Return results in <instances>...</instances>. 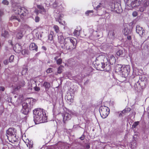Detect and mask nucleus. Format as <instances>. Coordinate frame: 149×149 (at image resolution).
<instances>
[{"label": "nucleus", "instance_id": "obj_46", "mask_svg": "<svg viewBox=\"0 0 149 149\" xmlns=\"http://www.w3.org/2000/svg\"><path fill=\"white\" fill-rule=\"evenodd\" d=\"M2 3L4 5H8L9 4L8 1L7 0H3Z\"/></svg>", "mask_w": 149, "mask_h": 149}, {"label": "nucleus", "instance_id": "obj_16", "mask_svg": "<svg viewBox=\"0 0 149 149\" xmlns=\"http://www.w3.org/2000/svg\"><path fill=\"white\" fill-rule=\"evenodd\" d=\"M106 64H105L104 63L103 64V67H102L103 68L102 70H104L106 71H109L111 69V66L110 64H109V62H108V63H106Z\"/></svg>", "mask_w": 149, "mask_h": 149}, {"label": "nucleus", "instance_id": "obj_51", "mask_svg": "<svg viewBox=\"0 0 149 149\" xmlns=\"http://www.w3.org/2000/svg\"><path fill=\"white\" fill-rule=\"evenodd\" d=\"M27 51L25 49L23 50L22 51V53L23 55H25L27 54Z\"/></svg>", "mask_w": 149, "mask_h": 149}, {"label": "nucleus", "instance_id": "obj_42", "mask_svg": "<svg viewBox=\"0 0 149 149\" xmlns=\"http://www.w3.org/2000/svg\"><path fill=\"white\" fill-rule=\"evenodd\" d=\"M117 113L119 114V116L120 117L123 116L124 114L125 113L123 111V110L122 111L117 112Z\"/></svg>", "mask_w": 149, "mask_h": 149}, {"label": "nucleus", "instance_id": "obj_35", "mask_svg": "<svg viewBox=\"0 0 149 149\" xmlns=\"http://www.w3.org/2000/svg\"><path fill=\"white\" fill-rule=\"evenodd\" d=\"M27 69L25 68H23L22 71V75H24L26 74V73L27 72Z\"/></svg>", "mask_w": 149, "mask_h": 149}, {"label": "nucleus", "instance_id": "obj_3", "mask_svg": "<svg viewBox=\"0 0 149 149\" xmlns=\"http://www.w3.org/2000/svg\"><path fill=\"white\" fill-rule=\"evenodd\" d=\"M116 72L121 75L122 77H126L130 72V66L129 65L121 66V65H118L116 68Z\"/></svg>", "mask_w": 149, "mask_h": 149}, {"label": "nucleus", "instance_id": "obj_33", "mask_svg": "<svg viewBox=\"0 0 149 149\" xmlns=\"http://www.w3.org/2000/svg\"><path fill=\"white\" fill-rule=\"evenodd\" d=\"M139 123V121L135 122L132 126V128L133 129L135 128L138 125Z\"/></svg>", "mask_w": 149, "mask_h": 149}, {"label": "nucleus", "instance_id": "obj_19", "mask_svg": "<svg viewBox=\"0 0 149 149\" xmlns=\"http://www.w3.org/2000/svg\"><path fill=\"white\" fill-rule=\"evenodd\" d=\"M58 41L59 43L62 44L64 43V38L63 36V34L62 33L59 32L58 35Z\"/></svg>", "mask_w": 149, "mask_h": 149}, {"label": "nucleus", "instance_id": "obj_7", "mask_svg": "<svg viewBox=\"0 0 149 149\" xmlns=\"http://www.w3.org/2000/svg\"><path fill=\"white\" fill-rule=\"evenodd\" d=\"M63 9L61 6H60L55 9L54 12V15L56 20L60 24H61V20L63 16V15L62 13Z\"/></svg>", "mask_w": 149, "mask_h": 149}, {"label": "nucleus", "instance_id": "obj_28", "mask_svg": "<svg viewBox=\"0 0 149 149\" xmlns=\"http://www.w3.org/2000/svg\"><path fill=\"white\" fill-rule=\"evenodd\" d=\"M29 28V26L27 25L24 24H22L20 26V29L23 32V29L25 30L28 29Z\"/></svg>", "mask_w": 149, "mask_h": 149}, {"label": "nucleus", "instance_id": "obj_8", "mask_svg": "<svg viewBox=\"0 0 149 149\" xmlns=\"http://www.w3.org/2000/svg\"><path fill=\"white\" fill-rule=\"evenodd\" d=\"M143 2V0H125L127 7L132 8L140 5Z\"/></svg>", "mask_w": 149, "mask_h": 149}, {"label": "nucleus", "instance_id": "obj_48", "mask_svg": "<svg viewBox=\"0 0 149 149\" xmlns=\"http://www.w3.org/2000/svg\"><path fill=\"white\" fill-rule=\"evenodd\" d=\"M53 37L52 36H51V35H49V36H48V39L49 40L51 41H52L53 40Z\"/></svg>", "mask_w": 149, "mask_h": 149}, {"label": "nucleus", "instance_id": "obj_55", "mask_svg": "<svg viewBox=\"0 0 149 149\" xmlns=\"http://www.w3.org/2000/svg\"><path fill=\"white\" fill-rule=\"evenodd\" d=\"M34 88V89L35 91H38L40 90V88H39L38 87H37L36 86L35 88Z\"/></svg>", "mask_w": 149, "mask_h": 149}, {"label": "nucleus", "instance_id": "obj_12", "mask_svg": "<svg viewBox=\"0 0 149 149\" xmlns=\"http://www.w3.org/2000/svg\"><path fill=\"white\" fill-rule=\"evenodd\" d=\"M72 112L71 111H68L66 112L62 115L63 122L65 123V121L70 120L72 117Z\"/></svg>", "mask_w": 149, "mask_h": 149}, {"label": "nucleus", "instance_id": "obj_45", "mask_svg": "<svg viewBox=\"0 0 149 149\" xmlns=\"http://www.w3.org/2000/svg\"><path fill=\"white\" fill-rule=\"evenodd\" d=\"M18 47V49L17 51V53H19V52H20V51L21 50V46H19V45H16L15 46L16 47Z\"/></svg>", "mask_w": 149, "mask_h": 149}, {"label": "nucleus", "instance_id": "obj_23", "mask_svg": "<svg viewBox=\"0 0 149 149\" xmlns=\"http://www.w3.org/2000/svg\"><path fill=\"white\" fill-rule=\"evenodd\" d=\"M42 86H44L45 89V91H47L50 87V83L47 81H44L42 84Z\"/></svg>", "mask_w": 149, "mask_h": 149}, {"label": "nucleus", "instance_id": "obj_52", "mask_svg": "<svg viewBox=\"0 0 149 149\" xmlns=\"http://www.w3.org/2000/svg\"><path fill=\"white\" fill-rule=\"evenodd\" d=\"M85 147L86 149H88L90 148V146L88 143H86L85 145Z\"/></svg>", "mask_w": 149, "mask_h": 149}, {"label": "nucleus", "instance_id": "obj_4", "mask_svg": "<svg viewBox=\"0 0 149 149\" xmlns=\"http://www.w3.org/2000/svg\"><path fill=\"white\" fill-rule=\"evenodd\" d=\"M16 130L13 128H10L6 131V136L10 141L15 142L17 138L16 136Z\"/></svg>", "mask_w": 149, "mask_h": 149}, {"label": "nucleus", "instance_id": "obj_5", "mask_svg": "<svg viewBox=\"0 0 149 149\" xmlns=\"http://www.w3.org/2000/svg\"><path fill=\"white\" fill-rule=\"evenodd\" d=\"M75 42L72 38L70 37L65 38L64 39V49L71 51L75 48L74 46Z\"/></svg>", "mask_w": 149, "mask_h": 149}, {"label": "nucleus", "instance_id": "obj_21", "mask_svg": "<svg viewBox=\"0 0 149 149\" xmlns=\"http://www.w3.org/2000/svg\"><path fill=\"white\" fill-rule=\"evenodd\" d=\"M30 49L31 50H35L37 51L38 50V47L34 43H31L29 46Z\"/></svg>", "mask_w": 149, "mask_h": 149}, {"label": "nucleus", "instance_id": "obj_13", "mask_svg": "<svg viewBox=\"0 0 149 149\" xmlns=\"http://www.w3.org/2000/svg\"><path fill=\"white\" fill-rule=\"evenodd\" d=\"M25 82L24 81H21L17 84L12 85L13 89L15 91H17L21 87H23L25 84Z\"/></svg>", "mask_w": 149, "mask_h": 149}, {"label": "nucleus", "instance_id": "obj_37", "mask_svg": "<svg viewBox=\"0 0 149 149\" xmlns=\"http://www.w3.org/2000/svg\"><path fill=\"white\" fill-rule=\"evenodd\" d=\"M27 147H29L30 149H31L33 147V143L31 142H29L26 144Z\"/></svg>", "mask_w": 149, "mask_h": 149}, {"label": "nucleus", "instance_id": "obj_27", "mask_svg": "<svg viewBox=\"0 0 149 149\" xmlns=\"http://www.w3.org/2000/svg\"><path fill=\"white\" fill-rule=\"evenodd\" d=\"M10 19L12 21L14 22L15 21H17L16 22H20V19L18 17L15 16H12L10 18Z\"/></svg>", "mask_w": 149, "mask_h": 149}, {"label": "nucleus", "instance_id": "obj_15", "mask_svg": "<svg viewBox=\"0 0 149 149\" xmlns=\"http://www.w3.org/2000/svg\"><path fill=\"white\" fill-rule=\"evenodd\" d=\"M28 83V89H29L31 90L33 88H35L37 86L36 81L33 79H31Z\"/></svg>", "mask_w": 149, "mask_h": 149}, {"label": "nucleus", "instance_id": "obj_39", "mask_svg": "<svg viewBox=\"0 0 149 149\" xmlns=\"http://www.w3.org/2000/svg\"><path fill=\"white\" fill-rule=\"evenodd\" d=\"M113 86V85L112 84L111 82L108 83L106 84V86L108 88H111Z\"/></svg>", "mask_w": 149, "mask_h": 149}, {"label": "nucleus", "instance_id": "obj_56", "mask_svg": "<svg viewBox=\"0 0 149 149\" xmlns=\"http://www.w3.org/2000/svg\"><path fill=\"white\" fill-rule=\"evenodd\" d=\"M127 40H130L131 39V36L130 35H127Z\"/></svg>", "mask_w": 149, "mask_h": 149}, {"label": "nucleus", "instance_id": "obj_58", "mask_svg": "<svg viewBox=\"0 0 149 149\" xmlns=\"http://www.w3.org/2000/svg\"><path fill=\"white\" fill-rule=\"evenodd\" d=\"M50 35H51V36H53L54 35V33L53 31H50V33L49 34Z\"/></svg>", "mask_w": 149, "mask_h": 149}, {"label": "nucleus", "instance_id": "obj_47", "mask_svg": "<svg viewBox=\"0 0 149 149\" xmlns=\"http://www.w3.org/2000/svg\"><path fill=\"white\" fill-rule=\"evenodd\" d=\"M52 69L51 68H49L47 69L46 70V72L47 73H49L52 72Z\"/></svg>", "mask_w": 149, "mask_h": 149}, {"label": "nucleus", "instance_id": "obj_20", "mask_svg": "<svg viewBox=\"0 0 149 149\" xmlns=\"http://www.w3.org/2000/svg\"><path fill=\"white\" fill-rule=\"evenodd\" d=\"M61 54H59L58 56H55L54 58V59L56 61V63L58 65H60L62 62V60L61 58H59L60 57Z\"/></svg>", "mask_w": 149, "mask_h": 149}, {"label": "nucleus", "instance_id": "obj_60", "mask_svg": "<svg viewBox=\"0 0 149 149\" xmlns=\"http://www.w3.org/2000/svg\"><path fill=\"white\" fill-rule=\"evenodd\" d=\"M42 49L44 50H46L47 49L44 46L42 47Z\"/></svg>", "mask_w": 149, "mask_h": 149}, {"label": "nucleus", "instance_id": "obj_1", "mask_svg": "<svg viewBox=\"0 0 149 149\" xmlns=\"http://www.w3.org/2000/svg\"><path fill=\"white\" fill-rule=\"evenodd\" d=\"M34 121L36 124L47 121V117L45 111L42 109L38 108L33 111Z\"/></svg>", "mask_w": 149, "mask_h": 149}, {"label": "nucleus", "instance_id": "obj_64", "mask_svg": "<svg viewBox=\"0 0 149 149\" xmlns=\"http://www.w3.org/2000/svg\"><path fill=\"white\" fill-rule=\"evenodd\" d=\"M16 97H17V96H16V95H15V96H14V97H15V98H16Z\"/></svg>", "mask_w": 149, "mask_h": 149}, {"label": "nucleus", "instance_id": "obj_32", "mask_svg": "<svg viewBox=\"0 0 149 149\" xmlns=\"http://www.w3.org/2000/svg\"><path fill=\"white\" fill-rule=\"evenodd\" d=\"M63 67L62 65H60L58 69L57 72L58 74H60L62 72V69Z\"/></svg>", "mask_w": 149, "mask_h": 149}, {"label": "nucleus", "instance_id": "obj_17", "mask_svg": "<svg viewBox=\"0 0 149 149\" xmlns=\"http://www.w3.org/2000/svg\"><path fill=\"white\" fill-rule=\"evenodd\" d=\"M108 58L109 60V62L111 65H113L116 62V60L115 57L112 55H108Z\"/></svg>", "mask_w": 149, "mask_h": 149}, {"label": "nucleus", "instance_id": "obj_41", "mask_svg": "<svg viewBox=\"0 0 149 149\" xmlns=\"http://www.w3.org/2000/svg\"><path fill=\"white\" fill-rule=\"evenodd\" d=\"M131 110V109L129 107H126L123 110V111L125 113L128 112L130 111Z\"/></svg>", "mask_w": 149, "mask_h": 149}, {"label": "nucleus", "instance_id": "obj_18", "mask_svg": "<svg viewBox=\"0 0 149 149\" xmlns=\"http://www.w3.org/2000/svg\"><path fill=\"white\" fill-rule=\"evenodd\" d=\"M23 32L21 30H18L15 33L16 38L19 39H21L23 36Z\"/></svg>", "mask_w": 149, "mask_h": 149}, {"label": "nucleus", "instance_id": "obj_59", "mask_svg": "<svg viewBox=\"0 0 149 149\" xmlns=\"http://www.w3.org/2000/svg\"><path fill=\"white\" fill-rule=\"evenodd\" d=\"M134 88H135V89L136 90H137V85L136 84H135L134 86Z\"/></svg>", "mask_w": 149, "mask_h": 149}, {"label": "nucleus", "instance_id": "obj_38", "mask_svg": "<svg viewBox=\"0 0 149 149\" xmlns=\"http://www.w3.org/2000/svg\"><path fill=\"white\" fill-rule=\"evenodd\" d=\"M93 13V11L91 10H88L87 11L86 13L85 14L86 15H91L92 14H91L90 13Z\"/></svg>", "mask_w": 149, "mask_h": 149}, {"label": "nucleus", "instance_id": "obj_44", "mask_svg": "<svg viewBox=\"0 0 149 149\" xmlns=\"http://www.w3.org/2000/svg\"><path fill=\"white\" fill-rule=\"evenodd\" d=\"M14 59V56L12 55L10 57L9 60V61L11 62L13 61V60Z\"/></svg>", "mask_w": 149, "mask_h": 149}, {"label": "nucleus", "instance_id": "obj_9", "mask_svg": "<svg viewBox=\"0 0 149 149\" xmlns=\"http://www.w3.org/2000/svg\"><path fill=\"white\" fill-rule=\"evenodd\" d=\"M14 12L17 15H20L23 16H26L28 12L26 9L24 7L20 6H16L13 9Z\"/></svg>", "mask_w": 149, "mask_h": 149}, {"label": "nucleus", "instance_id": "obj_25", "mask_svg": "<svg viewBox=\"0 0 149 149\" xmlns=\"http://www.w3.org/2000/svg\"><path fill=\"white\" fill-rule=\"evenodd\" d=\"M38 8L40 9L41 13L43 14H46L47 11L44 8L43 6L40 5H38L37 6Z\"/></svg>", "mask_w": 149, "mask_h": 149}, {"label": "nucleus", "instance_id": "obj_22", "mask_svg": "<svg viewBox=\"0 0 149 149\" xmlns=\"http://www.w3.org/2000/svg\"><path fill=\"white\" fill-rule=\"evenodd\" d=\"M81 31V28L79 26H77L74 30L73 34L75 36H78L80 34V31Z\"/></svg>", "mask_w": 149, "mask_h": 149}, {"label": "nucleus", "instance_id": "obj_34", "mask_svg": "<svg viewBox=\"0 0 149 149\" xmlns=\"http://www.w3.org/2000/svg\"><path fill=\"white\" fill-rule=\"evenodd\" d=\"M144 78V76H140L139 77V79L137 83H139V82L140 81H146V80Z\"/></svg>", "mask_w": 149, "mask_h": 149}, {"label": "nucleus", "instance_id": "obj_24", "mask_svg": "<svg viewBox=\"0 0 149 149\" xmlns=\"http://www.w3.org/2000/svg\"><path fill=\"white\" fill-rule=\"evenodd\" d=\"M65 98L67 99V102L70 104H71L73 101V99L70 94H68L66 96Z\"/></svg>", "mask_w": 149, "mask_h": 149}, {"label": "nucleus", "instance_id": "obj_53", "mask_svg": "<svg viewBox=\"0 0 149 149\" xmlns=\"http://www.w3.org/2000/svg\"><path fill=\"white\" fill-rule=\"evenodd\" d=\"M85 138V136L84 134H83L82 136L79 138L81 140H84Z\"/></svg>", "mask_w": 149, "mask_h": 149}, {"label": "nucleus", "instance_id": "obj_40", "mask_svg": "<svg viewBox=\"0 0 149 149\" xmlns=\"http://www.w3.org/2000/svg\"><path fill=\"white\" fill-rule=\"evenodd\" d=\"M145 7H147L149 5V1L148 0H146L143 4Z\"/></svg>", "mask_w": 149, "mask_h": 149}, {"label": "nucleus", "instance_id": "obj_62", "mask_svg": "<svg viewBox=\"0 0 149 149\" xmlns=\"http://www.w3.org/2000/svg\"><path fill=\"white\" fill-rule=\"evenodd\" d=\"M17 77H15V81H16V80H17Z\"/></svg>", "mask_w": 149, "mask_h": 149}, {"label": "nucleus", "instance_id": "obj_49", "mask_svg": "<svg viewBox=\"0 0 149 149\" xmlns=\"http://www.w3.org/2000/svg\"><path fill=\"white\" fill-rule=\"evenodd\" d=\"M138 14L137 12L136 11H134L132 13V15L134 17H136L137 16Z\"/></svg>", "mask_w": 149, "mask_h": 149}, {"label": "nucleus", "instance_id": "obj_61", "mask_svg": "<svg viewBox=\"0 0 149 149\" xmlns=\"http://www.w3.org/2000/svg\"><path fill=\"white\" fill-rule=\"evenodd\" d=\"M3 15V12L2 11L0 10V17Z\"/></svg>", "mask_w": 149, "mask_h": 149}, {"label": "nucleus", "instance_id": "obj_36", "mask_svg": "<svg viewBox=\"0 0 149 149\" xmlns=\"http://www.w3.org/2000/svg\"><path fill=\"white\" fill-rule=\"evenodd\" d=\"M123 53V51L122 50H119L116 53L117 55L119 56H121Z\"/></svg>", "mask_w": 149, "mask_h": 149}, {"label": "nucleus", "instance_id": "obj_31", "mask_svg": "<svg viewBox=\"0 0 149 149\" xmlns=\"http://www.w3.org/2000/svg\"><path fill=\"white\" fill-rule=\"evenodd\" d=\"M53 28L56 33H58V34L59 33V27L57 26L54 25L53 27Z\"/></svg>", "mask_w": 149, "mask_h": 149}, {"label": "nucleus", "instance_id": "obj_50", "mask_svg": "<svg viewBox=\"0 0 149 149\" xmlns=\"http://www.w3.org/2000/svg\"><path fill=\"white\" fill-rule=\"evenodd\" d=\"M35 21L36 22H39L40 20V18L38 16L36 17L35 19Z\"/></svg>", "mask_w": 149, "mask_h": 149}, {"label": "nucleus", "instance_id": "obj_54", "mask_svg": "<svg viewBox=\"0 0 149 149\" xmlns=\"http://www.w3.org/2000/svg\"><path fill=\"white\" fill-rule=\"evenodd\" d=\"M5 90V88L3 87H0V91H4Z\"/></svg>", "mask_w": 149, "mask_h": 149}, {"label": "nucleus", "instance_id": "obj_11", "mask_svg": "<svg viewBox=\"0 0 149 149\" xmlns=\"http://www.w3.org/2000/svg\"><path fill=\"white\" fill-rule=\"evenodd\" d=\"M99 111L101 117L103 118H105L109 114L110 109L106 106H101L100 108Z\"/></svg>", "mask_w": 149, "mask_h": 149}, {"label": "nucleus", "instance_id": "obj_14", "mask_svg": "<svg viewBox=\"0 0 149 149\" xmlns=\"http://www.w3.org/2000/svg\"><path fill=\"white\" fill-rule=\"evenodd\" d=\"M136 32L140 36H142L145 32V31L139 25H137L136 27Z\"/></svg>", "mask_w": 149, "mask_h": 149}, {"label": "nucleus", "instance_id": "obj_57", "mask_svg": "<svg viewBox=\"0 0 149 149\" xmlns=\"http://www.w3.org/2000/svg\"><path fill=\"white\" fill-rule=\"evenodd\" d=\"M3 63L4 64H5V65L7 64L8 63V61L7 60H5L3 62Z\"/></svg>", "mask_w": 149, "mask_h": 149}, {"label": "nucleus", "instance_id": "obj_6", "mask_svg": "<svg viewBox=\"0 0 149 149\" xmlns=\"http://www.w3.org/2000/svg\"><path fill=\"white\" fill-rule=\"evenodd\" d=\"M105 60H107L108 58H106L103 55H100L97 57L95 60V65L97 66L96 67L97 70H102L103 68V64L104 63Z\"/></svg>", "mask_w": 149, "mask_h": 149}, {"label": "nucleus", "instance_id": "obj_26", "mask_svg": "<svg viewBox=\"0 0 149 149\" xmlns=\"http://www.w3.org/2000/svg\"><path fill=\"white\" fill-rule=\"evenodd\" d=\"M116 32L114 31H109L108 33V36L112 39H113L115 38V35Z\"/></svg>", "mask_w": 149, "mask_h": 149}, {"label": "nucleus", "instance_id": "obj_2", "mask_svg": "<svg viewBox=\"0 0 149 149\" xmlns=\"http://www.w3.org/2000/svg\"><path fill=\"white\" fill-rule=\"evenodd\" d=\"M34 100L32 98H29L23 101L22 103V108L21 111L23 114L26 115L33 107L34 103Z\"/></svg>", "mask_w": 149, "mask_h": 149}, {"label": "nucleus", "instance_id": "obj_10", "mask_svg": "<svg viewBox=\"0 0 149 149\" xmlns=\"http://www.w3.org/2000/svg\"><path fill=\"white\" fill-rule=\"evenodd\" d=\"M110 0H108L107 1H102L98 3L96 7H94V8L97 11L100 10L103 8H105L107 9H109V2Z\"/></svg>", "mask_w": 149, "mask_h": 149}, {"label": "nucleus", "instance_id": "obj_63", "mask_svg": "<svg viewBox=\"0 0 149 149\" xmlns=\"http://www.w3.org/2000/svg\"><path fill=\"white\" fill-rule=\"evenodd\" d=\"M143 10H141H141H140V11H141L142 12V11H143Z\"/></svg>", "mask_w": 149, "mask_h": 149}, {"label": "nucleus", "instance_id": "obj_29", "mask_svg": "<svg viewBox=\"0 0 149 149\" xmlns=\"http://www.w3.org/2000/svg\"><path fill=\"white\" fill-rule=\"evenodd\" d=\"M125 35H127L130 33V30L128 29V28H125L124 29V30L123 31Z\"/></svg>", "mask_w": 149, "mask_h": 149}, {"label": "nucleus", "instance_id": "obj_43", "mask_svg": "<svg viewBox=\"0 0 149 149\" xmlns=\"http://www.w3.org/2000/svg\"><path fill=\"white\" fill-rule=\"evenodd\" d=\"M58 5L57 1H56L55 2L53 3V7L54 8H56Z\"/></svg>", "mask_w": 149, "mask_h": 149}, {"label": "nucleus", "instance_id": "obj_30", "mask_svg": "<svg viewBox=\"0 0 149 149\" xmlns=\"http://www.w3.org/2000/svg\"><path fill=\"white\" fill-rule=\"evenodd\" d=\"M1 35L5 38H8V32L6 31H2Z\"/></svg>", "mask_w": 149, "mask_h": 149}]
</instances>
